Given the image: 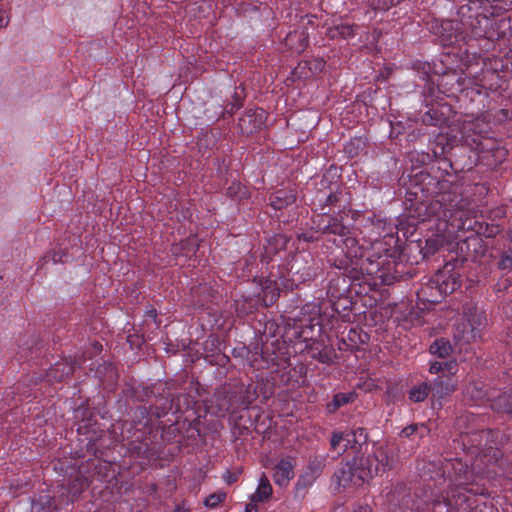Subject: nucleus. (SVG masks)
Returning a JSON list of instances; mask_svg holds the SVG:
<instances>
[{
	"mask_svg": "<svg viewBox=\"0 0 512 512\" xmlns=\"http://www.w3.org/2000/svg\"><path fill=\"white\" fill-rule=\"evenodd\" d=\"M319 229H322L325 233L338 236V238L334 239V243L342 248V251L346 254L355 270L384 280V273L381 272V267L385 260L381 256L373 260L370 252L359 245L358 240L350 235L348 228L341 224L337 218H329L328 224L324 227H319Z\"/></svg>",
	"mask_w": 512,
	"mask_h": 512,
	"instance_id": "7ed1b4c3",
	"label": "nucleus"
},
{
	"mask_svg": "<svg viewBox=\"0 0 512 512\" xmlns=\"http://www.w3.org/2000/svg\"><path fill=\"white\" fill-rule=\"evenodd\" d=\"M63 257H64V251H62V250L53 251L51 253L46 254L42 258V261L44 262L43 265H46L49 262H52V264L60 263V262H62Z\"/></svg>",
	"mask_w": 512,
	"mask_h": 512,
	"instance_id": "c85d7f7f",
	"label": "nucleus"
},
{
	"mask_svg": "<svg viewBox=\"0 0 512 512\" xmlns=\"http://www.w3.org/2000/svg\"><path fill=\"white\" fill-rule=\"evenodd\" d=\"M265 111L263 109L249 110L240 119V127L243 132L251 133L260 128L265 121Z\"/></svg>",
	"mask_w": 512,
	"mask_h": 512,
	"instance_id": "9b49d317",
	"label": "nucleus"
},
{
	"mask_svg": "<svg viewBox=\"0 0 512 512\" xmlns=\"http://www.w3.org/2000/svg\"><path fill=\"white\" fill-rule=\"evenodd\" d=\"M468 502V498L463 496L460 491H451V498L444 499V505L447 509H457L463 506L464 503Z\"/></svg>",
	"mask_w": 512,
	"mask_h": 512,
	"instance_id": "aec40b11",
	"label": "nucleus"
},
{
	"mask_svg": "<svg viewBox=\"0 0 512 512\" xmlns=\"http://www.w3.org/2000/svg\"><path fill=\"white\" fill-rule=\"evenodd\" d=\"M226 493L225 492H216L210 494L208 497L204 500V505L207 508H216L220 503H222L226 499Z\"/></svg>",
	"mask_w": 512,
	"mask_h": 512,
	"instance_id": "b1692460",
	"label": "nucleus"
},
{
	"mask_svg": "<svg viewBox=\"0 0 512 512\" xmlns=\"http://www.w3.org/2000/svg\"><path fill=\"white\" fill-rule=\"evenodd\" d=\"M147 316H148L149 318H151V319L155 320V318H156V312H155V310L148 311V312H147Z\"/></svg>",
	"mask_w": 512,
	"mask_h": 512,
	"instance_id": "a19ab883",
	"label": "nucleus"
},
{
	"mask_svg": "<svg viewBox=\"0 0 512 512\" xmlns=\"http://www.w3.org/2000/svg\"><path fill=\"white\" fill-rule=\"evenodd\" d=\"M353 512H371V508L367 505L365 506H359L357 509H355Z\"/></svg>",
	"mask_w": 512,
	"mask_h": 512,
	"instance_id": "e433bc0d",
	"label": "nucleus"
},
{
	"mask_svg": "<svg viewBox=\"0 0 512 512\" xmlns=\"http://www.w3.org/2000/svg\"><path fill=\"white\" fill-rule=\"evenodd\" d=\"M295 459L291 456L280 459L274 466L273 480L276 485L287 486L294 477Z\"/></svg>",
	"mask_w": 512,
	"mask_h": 512,
	"instance_id": "9d476101",
	"label": "nucleus"
},
{
	"mask_svg": "<svg viewBox=\"0 0 512 512\" xmlns=\"http://www.w3.org/2000/svg\"><path fill=\"white\" fill-rule=\"evenodd\" d=\"M395 464L394 451L387 446H375L365 459L354 460L353 464L346 463L338 468L334 477L339 486L358 487L374 476L383 474Z\"/></svg>",
	"mask_w": 512,
	"mask_h": 512,
	"instance_id": "f03ea898",
	"label": "nucleus"
},
{
	"mask_svg": "<svg viewBox=\"0 0 512 512\" xmlns=\"http://www.w3.org/2000/svg\"><path fill=\"white\" fill-rule=\"evenodd\" d=\"M299 337L307 340L309 338L308 332L306 330L301 331Z\"/></svg>",
	"mask_w": 512,
	"mask_h": 512,
	"instance_id": "ea45409f",
	"label": "nucleus"
},
{
	"mask_svg": "<svg viewBox=\"0 0 512 512\" xmlns=\"http://www.w3.org/2000/svg\"><path fill=\"white\" fill-rule=\"evenodd\" d=\"M511 284H512V274L511 275H507L504 280L499 282L497 284V287H498L497 289L498 290L507 289Z\"/></svg>",
	"mask_w": 512,
	"mask_h": 512,
	"instance_id": "473e14b6",
	"label": "nucleus"
},
{
	"mask_svg": "<svg viewBox=\"0 0 512 512\" xmlns=\"http://www.w3.org/2000/svg\"><path fill=\"white\" fill-rule=\"evenodd\" d=\"M227 193L230 197L239 199V200L247 197V195H248L247 188L238 182H233L228 187Z\"/></svg>",
	"mask_w": 512,
	"mask_h": 512,
	"instance_id": "4be33fe9",
	"label": "nucleus"
},
{
	"mask_svg": "<svg viewBox=\"0 0 512 512\" xmlns=\"http://www.w3.org/2000/svg\"><path fill=\"white\" fill-rule=\"evenodd\" d=\"M452 351V346L449 341L445 339H437L430 346V352L441 358L447 357Z\"/></svg>",
	"mask_w": 512,
	"mask_h": 512,
	"instance_id": "a211bd4d",
	"label": "nucleus"
},
{
	"mask_svg": "<svg viewBox=\"0 0 512 512\" xmlns=\"http://www.w3.org/2000/svg\"><path fill=\"white\" fill-rule=\"evenodd\" d=\"M32 512H55L58 510L56 499L49 494L39 495L31 500Z\"/></svg>",
	"mask_w": 512,
	"mask_h": 512,
	"instance_id": "ddd939ff",
	"label": "nucleus"
},
{
	"mask_svg": "<svg viewBox=\"0 0 512 512\" xmlns=\"http://www.w3.org/2000/svg\"><path fill=\"white\" fill-rule=\"evenodd\" d=\"M511 259H512V258H509V256H508L507 254H505V255L502 257V259H501V261H500V263H499V267H500L501 269H507V268L512 267V260H511Z\"/></svg>",
	"mask_w": 512,
	"mask_h": 512,
	"instance_id": "72a5a7b5",
	"label": "nucleus"
},
{
	"mask_svg": "<svg viewBox=\"0 0 512 512\" xmlns=\"http://www.w3.org/2000/svg\"><path fill=\"white\" fill-rule=\"evenodd\" d=\"M315 479L316 478L313 476V474H311V472L306 470L302 475H300V477L296 483V488L298 490L305 489V488L309 487L310 485H312V483L315 481Z\"/></svg>",
	"mask_w": 512,
	"mask_h": 512,
	"instance_id": "bb28decb",
	"label": "nucleus"
},
{
	"mask_svg": "<svg viewBox=\"0 0 512 512\" xmlns=\"http://www.w3.org/2000/svg\"><path fill=\"white\" fill-rule=\"evenodd\" d=\"M456 388V383L450 376L438 377L435 379L432 387V395L435 398L442 399L450 395Z\"/></svg>",
	"mask_w": 512,
	"mask_h": 512,
	"instance_id": "f8f14e48",
	"label": "nucleus"
},
{
	"mask_svg": "<svg viewBox=\"0 0 512 512\" xmlns=\"http://www.w3.org/2000/svg\"><path fill=\"white\" fill-rule=\"evenodd\" d=\"M440 505H441V502L438 501V500H435L433 502V509H434L435 512H441V511H437V508L440 507Z\"/></svg>",
	"mask_w": 512,
	"mask_h": 512,
	"instance_id": "79ce46f5",
	"label": "nucleus"
},
{
	"mask_svg": "<svg viewBox=\"0 0 512 512\" xmlns=\"http://www.w3.org/2000/svg\"><path fill=\"white\" fill-rule=\"evenodd\" d=\"M374 9L388 10L390 7L397 5L401 0H370Z\"/></svg>",
	"mask_w": 512,
	"mask_h": 512,
	"instance_id": "c756f323",
	"label": "nucleus"
},
{
	"mask_svg": "<svg viewBox=\"0 0 512 512\" xmlns=\"http://www.w3.org/2000/svg\"><path fill=\"white\" fill-rule=\"evenodd\" d=\"M336 201V196L331 192L329 195L326 196V203L331 204Z\"/></svg>",
	"mask_w": 512,
	"mask_h": 512,
	"instance_id": "4c0bfd02",
	"label": "nucleus"
},
{
	"mask_svg": "<svg viewBox=\"0 0 512 512\" xmlns=\"http://www.w3.org/2000/svg\"><path fill=\"white\" fill-rule=\"evenodd\" d=\"M460 287V277L457 273H451L448 275V271L443 270L438 272L425 288L422 289V293L426 294L427 290L438 292V295L431 293V302H438L439 298L454 292Z\"/></svg>",
	"mask_w": 512,
	"mask_h": 512,
	"instance_id": "0eeeda50",
	"label": "nucleus"
},
{
	"mask_svg": "<svg viewBox=\"0 0 512 512\" xmlns=\"http://www.w3.org/2000/svg\"><path fill=\"white\" fill-rule=\"evenodd\" d=\"M355 394L353 392L337 393L332 401L327 405L329 412H335L341 406L353 401Z\"/></svg>",
	"mask_w": 512,
	"mask_h": 512,
	"instance_id": "f3484780",
	"label": "nucleus"
},
{
	"mask_svg": "<svg viewBox=\"0 0 512 512\" xmlns=\"http://www.w3.org/2000/svg\"><path fill=\"white\" fill-rule=\"evenodd\" d=\"M318 360L323 362V363H325V362H327L329 360V356L327 355V353L320 352Z\"/></svg>",
	"mask_w": 512,
	"mask_h": 512,
	"instance_id": "58836bf2",
	"label": "nucleus"
},
{
	"mask_svg": "<svg viewBox=\"0 0 512 512\" xmlns=\"http://www.w3.org/2000/svg\"><path fill=\"white\" fill-rule=\"evenodd\" d=\"M422 121L424 124L427 125H440L442 123V120L438 117V111L435 109H431L427 111L423 117Z\"/></svg>",
	"mask_w": 512,
	"mask_h": 512,
	"instance_id": "cd10ccee",
	"label": "nucleus"
},
{
	"mask_svg": "<svg viewBox=\"0 0 512 512\" xmlns=\"http://www.w3.org/2000/svg\"><path fill=\"white\" fill-rule=\"evenodd\" d=\"M493 407L506 413H512V396H502L493 404Z\"/></svg>",
	"mask_w": 512,
	"mask_h": 512,
	"instance_id": "a878e982",
	"label": "nucleus"
},
{
	"mask_svg": "<svg viewBox=\"0 0 512 512\" xmlns=\"http://www.w3.org/2000/svg\"><path fill=\"white\" fill-rule=\"evenodd\" d=\"M380 245H381V242H375L372 244V249L376 250L378 248V246H380Z\"/></svg>",
	"mask_w": 512,
	"mask_h": 512,
	"instance_id": "49530a36",
	"label": "nucleus"
},
{
	"mask_svg": "<svg viewBox=\"0 0 512 512\" xmlns=\"http://www.w3.org/2000/svg\"><path fill=\"white\" fill-rule=\"evenodd\" d=\"M421 209H425V206H424L423 204H421V205L417 208V210H421Z\"/></svg>",
	"mask_w": 512,
	"mask_h": 512,
	"instance_id": "09e8293b",
	"label": "nucleus"
},
{
	"mask_svg": "<svg viewBox=\"0 0 512 512\" xmlns=\"http://www.w3.org/2000/svg\"><path fill=\"white\" fill-rule=\"evenodd\" d=\"M487 123L479 118L468 116L463 120L457 119L446 133L447 146L453 147L459 144L477 150L487 134Z\"/></svg>",
	"mask_w": 512,
	"mask_h": 512,
	"instance_id": "39448f33",
	"label": "nucleus"
},
{
	"mask_svg": "<svg viewBox=\"0 0 512 512\" xmlns=\"http://www.w3.org/2000/svg\"><path fill=\"white\" fill-rule=\"evenodd\" d=\"M432 392V388L427 383H422L418 386L413 387L409 392V398L413 402H422L426 399L429 392Z\"/></svg>",
	"mask_w": 512,
	"mask_h": 512,
	"instance_id": "6ab92c4d",
	"label": "nucleus"
},
{
	"mask_svg": "<svg viewBox=\"0 0 512 512\" xmlns=\"http://www.w3.org/2000/svg\"><path fill=\"white\" fill-rule=\"evenodd\" d=\"M482 396H483V393H482V391H481V390H477L476 394L471 393V397H473V398H474V397H475V398H480V397H482Z\"/></svg>",
	"mask_w": 512,
	"mask_h": 512,
	"instance_id": "37998d69",
	"label": "nucleus"
},
{
	"mask_svg": "<svg viewBox=\"0 0 512 512\" xmlns=\"http://www.w3.org/2000/svg\"><path fill=\"white\" fill-rule=\"evenodd\" d=\"M511 5L512 0H470L459 8L460 23L433 20L429 23V30L439 37L443 45H452L466 39V36L459 32L460 25L466 30L469 28L470 35L474 38H505L511 30L510 19L503 17L493 22L490 18L498 16Z\"/></svg>",
	"mask_w": 512,
	"mask_h": 512,
	"instance_id": "f257e3e1",
	"label": "nucleus"
},
{
	"mask_svg": "<svg viewBox=\"0 0 512 512\" xmlns=\"http://www.w3.org/2000/svg\"><path fill=\"white\" fill-rule=\"evenodd\" d=\"M328 35L331 38L342 37L344 39L355 36V28L349 24H339L329 28Z\"/></svg>",
	"mask_w": 512,
	"mask_h": 512,
	"instance_id": "dca6fc26",
	"label": "nucleus"
},
{
	"mask_svg": "<svg viewBox=\"0 0 512 512\" xmlns=\"http://www.w3.org/2000/svg\"><path fill=\"white\" fill-rule=\"evenodd\" d=\"M417 429H418L417 425H410V426L403 428L401 434L403 436L409 437L412 434H414L417 431Z\"/></svg>",
	"mask_w": 512,
	"mask_h": 512,
	"instance_id": "f704fd0d",
	"label": "nucleus"
},
{
	"mask_svg": "<svg viewBox=\"0 0 512 512\" xmlns=\"http://www.w3.org/2000/svg\"><path fill=\"white\" fill-rule=\"evenodd\" d=\"M509 237H510V239H511V241H512V229H511V230H510V232H509Z\"/></svg>",
	"mask_w": 512,
	"mask_h": 512,
	"instance_id": "8fccbe9b",
	"label": "nucleus"
},
{
	"mask_svg": "<svg viewBox=\"0 0 512 512\" xmlns=\"http://www.w3.org/2000/svg\"><path fill=\"white\" fill-rule=\"evenodd\" d=\"M4 13L3 8L0 6V28L6 27L9 23V18H5Z\"/></svg>",
	"mask_w": 512,
	"mask_h": 512,
	"instance_id": "c9c22d12",
	"label": "nucleus"
},
{
	"mask_svg": "<svg viewBox=\"0 0 512 512\" xmlns=\"http://www.w3.org/2000/svg\"><path fill=\"white\" fill-rule=\"evenodd\" d=\"M367 441V433L363 428H357L347 433L334 432L330 441L331 448L337 451L338 455L348 449L357 450Z\"/></svg>",
	"mask_w": 512,
	"mask_h": 512,
	"instance_id": "6e6552de",
	"label": "nucleus"
},
{
	"mask_svg": "<svg viewBox=\"0 0 512 512\" xmlns=\"http://www.w3.org/2000/svg\"><path fill=\"white\" fill-rule=\"evenodd\" d=\"M263 290V300L265 304L271 305L274 303L276 298L279 296V290L277 288L276 282L266 279L262 284Z\"/></svg>",
	"mask_w": 512,
	"mask_h": 512,
	"instance_id": "2eb2a0df",
	"label": "nucleus"
},
{
	"mask_svg": "<svg viewBox=\"0 0 512 512\" xmlns=\"http://www.w3.org/2000/svg\"><path fill=\"white\" fill-rule=\"evenodd\" d=\"M286 46L289 47L294 52L300 53L304 51L307 46L308 39L306 35L301 32H290L285 39Z\"/></svg>",
	"mask_w": 512,
	"mask_h": 512,
	"instance_id": "4468645a",
	"label": "nucleus"
},
{
	"mask_svg": "<svg viewBox=\"0 0 512 512\" xmlns=\"http://www.w3.org/2000/svg\"><path fill=\"white\" fill-rule=\"evenodd\" d=\"M294 201L295 197L293 195H286L283 191H277L275 196L271 199V205L274 209L278 210Z\"/></svg>",
	"mask_w": 512,
	"mask_h": 512,
	"instance_id": "412c9836",
	"label": "nucleus"
},
{
	"mask_svg": "<svg viewBox=\"0 0 512 512\" xmlns=\"http://www.w3.org/2000/svg\"><path fill=\"white\" fill-rule=\"evenodd\" d=\"M501 452L498 449L492 450L490 447L488 451L485 449L479 454L472 467L469 468L467 464L462 461H456L452 466L454 470V485L472 494H483V484L480 481L484 475L492 477L497 475L498 472L490 467L498 466L502 468L503 460L501 459Z\"/></svg>",
	"mask_w": 512,
	"mask_h": 512,
	"instance_id": "20e7f679",
	"label": "nucleus"
},
{
	"mask_svg": "<svg viewBox=\"0 0 512 512\" xmlns=\"http://www.w3.org/2000/svg\"><path fill=\"white\" fill-rule=\"evenodd\" d=\"M455 367H456V363L452 362V361L451 362L436 361V362L431 363L429 371L432 374H436L441 371L447 370L450 374H452V373H454Z\"/></svg>",
	"mask_w": 512,
	"mask_h": 512,
	"instance_id": "5701e85b",
	"label": "nucleus"
},
{
	"mask_svg": "<svg viewBox=\"0 0 512 512\" xmlns=\"http://www.w3.org/2000/svg\"><path fill=\"white\" fill-rule=\"evenodd\" d=\"M487 322L484 311L472 305L464 308L461 319L454 325L453 337L456 344H469L481 336Z\"/></svg>",
	"mask_w": 512,
	"mask_h": 512,
	"instance_id": "423d86ee",
	"label": "nucleus"
},
{
	"mask_svg": "<svg viewBox=\"0 0 512 512\" xmlns=\"http://www.w3.org/2000/svg\"><path fill=\"white\" fill-rule=\"evenodd\" d=\"M306 66H309L311 73L314 75L318 72H321L325 67V61L322 59H314L310 62L305 63Z\"/></svg>",
	"mask_w": 512,
	"mask_h": 512,
	"instance_id": "7c9ffc66",
	"label": "nucleus"
},
{
	"mask_svg": "<svg viewBox=\"0 0 512 512\" xmlns=\"http://www.w3.org/2000/svg\"><path fill=\"white\" fill-rule=\"evenodd\" d=\"M427 219H428V216H426V217H421V218H419V220H418V221L422 222V221H426Z\"/></svg>",
	"mask_w": 512,
	"mask_h": 512,
	"instance_id": "de8ad7c7",
	"label": "nucleus"
},
{
	"mask_svg": "<svg viewBox=\"0 0 512 512\" xmlns=\"http://www.w3.org/2000/svg\"><path fill=\"white\" fill-rule=\"evenodd\" d=\"M272 492L273 489L268 478L262 475L255 492L250 496L245 512H263L262 506L271 498Z\"/></svg>",
	"mask_w": 512,
	"mask_h": 512,
	"instance_id": "1a4fd4ad",
	"label": "nucleus"
},
{
	"mask_svg": "<svg viewBox=\"0 0 512 512\" xmlns=\"http://www.w3.org/2000/svg\"><path fill=\"white\" fill-rule=\"evenodd\" d=\"M325 465V458L323 457H314L309 461L307 470L313 474L315 478L318 477L320 472L322 471Z\"/></svg>",
	"mask_w": 512,
	"mask_h": 512,
	"instance_id": "393cba45",
	"label": "nucleus"
},
{
	"mask_svg": "<svg viewBox=\"0 0 512 512\" xmlns=\"http://www.w3.org/2000/svg\"><path fill=\"white\" fill-rule=\"evenodd\" d=\"M184 245H190L191 246V248H189L187 250V252L185 253V256L190 257L192 254H194L196 252V249H195L196 239L195 238H191V239L186 240V242L183 243L182 246H184Z\"/></svg>",
	"mask_w": 512,
	"mask_h": 512,
	"instance_id": "2f4dec72",
	"label": "nucleus"
},
{
	"mask_svg": "<svg viewBox=\"0 0 512 512\" xmlns=\"http://www.w3.org/2000/svg\"><path fill=\"white\" fill-rule=\"evenodd\" d=\"M490 434L489 431H482L480 434H479V437L483 438V437H488V435Z\"/></svg>",
	"mask_w": 512,
	"mask_h": 512,
	"instance_id": "a18cd8bd",
	"label": "nucleus"
},
{
	"mask_svg": "<svg viewBox=\"0 0 512 512\" xmlns=\"http://www.w3.org/2000/svg\"><path fill=\"white\" fill-rule=\"evenodd\" d=\"M501 474L505 475L509 479H512V470H509V471L503 470Z\"/></svg>",
	"mask_w": 512,
	"mask_h": 512,
	"instance_id": "c03bdc74",
	"label": "nucleus"
}]
</instances>
